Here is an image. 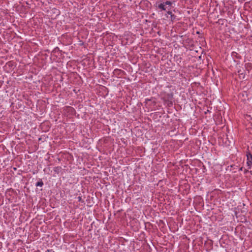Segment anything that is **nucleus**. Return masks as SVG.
<instances>
[{"mask_svg":"<svg viewBox=\"0 0 252 252\" xmlns=\"http://www.w3.org/2000/svg\"><path fill=\"white\" fill-rule=\"evenodd\" d=\"M162 99L167 104L169 107L172 106L173 105V93H166L162 92L161 94Z\"/></svg>","mask_w":252,"mask_h":252,"instance_id":"f257e3e1","label":"nucleus"},{"mask_svg":"<svg viewBox=\"0 0 252 252\" xmlns=\"http://www.w3.org/2000/svg\"><path fill=\"white\" fill-rule=\"evenodd\" d=\"M247 165L249 169L252 168V155L250 152L247 154Z\"/></svg>","mask_w":252,"mask_h":252,"instance_id":"f03ea898","label":"nucleus"},{"mask_svg":"<svg viewBox=\"0 0 252 252\" xmlns=\"http://www.w3.org/2000/svg\"><path fill=\"white\" fill-rule=\"evenodd\" d=\"M158 7L161 10H165V4L164 3H162L158 5Z\"/></svg>","mask_w":252,"mask_h":252,"instance_id":"7ed1b4c3","label":"nucleus"},{"mask_svg":"<svg viewBox=\"0 0 252 252\" xmlns=\"http://www.w3.org/2000/svg\"><path fill=\"white\" fill-rule=\"evenodd\" d=\"M43 184H43V181H42V180H41V179H40V180H39V181H38V182L36 183L35 186H36V187H42V186H43Z\"/></svg>","mask_w":252,"mask_h":252,"instance_id":"20e7f679","label":"nucleus"},{"mask_svg":"<svg viewBox=\"0 0 252 252\" xmlns=\"http://www.w3.org/2000/svg\"><path fill=\"white\" fill-rule=\"evenodd\" d=\"M170 18H171V20L172 21H174L175 20H176V16L174 15V14H172L171 15V16H170Z\"/></svg>","mask_w":252,"mask_h":252,"instance_id":"39448f33","label":"nucleus"},{"mask_svg":"<svg viewBox=\"0 0 252 252\" xmlns=\"http://www.w3.org/2000/svg\"><path fill=\"white\" fill-rule=\"evenodd\" d=\"M164 3H165V5H167L169 6H171L172 4V2L170 1H166L164 2Z\"/></svg>","mask_w":252,"mask_h":252,"instance_id":"423d86ee","label":"nucleus"},{"mask_svg":"<svg viewBox=\"0 0 252 252\" xmlns=\"http://www.w3.org/2000/svg\"><path fill=\"white\" fill-rule=\"evenodd\" d=\"M167 13L168 15H170V16H171V15H172V14H172V12H171V11H168L167 12Z\"/></svg>","mask_w":252,"mask_h":252,"instance_id":"0eeeda50","label":"nucleus"},{"mask_svg":"<svg viewBox=\"0 0 252 252\" xmlns=\"http://www.w3.org/2000/svg\"><path fill=\"white\" fill-rule=\"evenodd\" d=\"M77 198H78V200L79 201H80V200H81V197H80V196H78V197H77Z\"/></svg>","mask_w":252,"mask_h":252,"instance_id":"6e6552de","label":"nucleus"},{"mask_svg":"<svg viewBox=\"0 0 252 252\" xmlns=\"http://www.w3.org/2000/svg\"><path fill=\"white\" fill-rule=\"evenodd\" d=\"M242 170H243V167H241V168H240L239 171H242Z\"/></svg>","mask_w":252,"mask_h":252,"instance_id":"1a4fd4ad","label":"nucleus"},{"mask_svg":"<svg viewBox=\"0 0 252 252\" xmlns=\"http://www.w3.org/2000/svg\"><path fill=\"white\" fill-rule=\"evenodd\" d=\"M248 172V170H247V169H245V173H247Z\"/></svg>","mask_w":252,"mask_h":252,"instance_id":"9d476101","label":"nucleus"},{"mask_svg":"<svg viewBox=\"0 0 252 252\" xmlns=\"http://www.w3.org/2000/svg\"><path fill=\"white\" fill-rule=\"evenodd\" d=\"M250 172L251 174V175H252V170H251V171H250Z\"/></svg>","mask_w":252,"mask_h":252,"instance_id":"9b49d317","label":"nucleus"},{"mask_svg":"<svg viewBox=\"0 0 252 252\" xmlns=\"http://www.w3.org/2000/svg\"><path fill=\"white\" fill-rule=\"evenodd\" d=\"M240 72H241V70L238 71L239 73H240Z\"/></svg>","mask_w":252,"mask_h":252,"instance_id":"f8f14e48","label":"nucleus"}]
</instances>
